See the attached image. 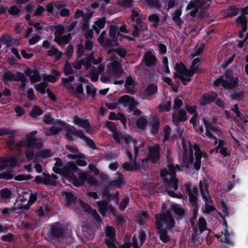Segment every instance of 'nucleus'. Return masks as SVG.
<instances>
[{"mask_svg":"<svg viewBox=\"0 0 248 248\" xmlns=\"http://www.w3.org/2000/svg\"><path fill=\"white\" fill-rule=\"evenodd\" d=\"M188 154L186 144L183 142V156L182 166L188 168L193 164L195 170H198L201 167V159L203 156V152L200 145L196 143L188 142Z\"/></svg>","mask_w":248,"mask_h":248,"instance_id":"obj_1","label":"nucleus"},{"mask_svg":"<svg viewBox=\"0 0 248 248\" xmlns=\"http://www.w3.org/2000/svg\"><path fill=\"white\" fill-rule=\"evenodd\" d=\"M180 170L178 165L176 168L173 165L168 166V169L161 170L160 176L164 182L165 190L168 194L170 190H176L178 188V179L176 177V170Z\"/></svg>","mask_w":248,"mask_h":248,"instance_id":"obj_2","label":"nucleus"},{"mask_svg":"<svg viewBox=\"0 0 248 248\" xmlns=\"http://www.w3.org/2000/svg\"><path fill=\"white\" fill-rule=\"evenodd\" d=\"M59 122L62 123V126L64 128V130L65 131V136L68 141H75V139L73 136H77L80 139L84 140L88 146L93 150L98 149L94 141L90 138L86 136L84 134V132L83 130H77L76 127L74 126L71 125L68 123L62 122L60 120L59 121L58 124H59Z\"/></svg>","mask_w":248,"mask_h":248,"instance_id":"obj_3","label":"nucleus"},{"mask_svg":"<svg viewBox=\"0 0 248 248\" xmlns=\"http://www.w3.org/2000/svg\"><path fill=\"white\" fill-rule=\"evenodd\" d=\"M155 227L157 230L165 229L171 231L175 224L174 219L169 210L164 213L155 215Z\"/></svg>","mask_w":248,"mask_h":248,"instance_id":"obj_4","label":"nucleus"},{"mask_svg":"<svg viewBox=\"0 0 248 248\" xmlns=\"http://www.w3.org/2000/svg\"><path fill=\"white\" fill-rule=\"evenodd\" d=\"M213 85L215 87L221 86L225 89H233L238 86V79L234 78L231 70L227 69L223 76H220L214 80Z\"/></svg>","mask_w":248,"mask_h":248,"instance_id":"obj_5","label":"nucleus"},{"mask_svg":"<svg viewBox=\"0 0 248 248\" xmlns=\"http://www.w3.org/2000/svg\"><path fill=\"white\" fill-rule=\"evenodd\" d=\"M199 186L202 198L205 202V209L203 212L206 214H209L211 212L216 210V208L214 205L211 197L209 195V184L205 180L203 182L200 181Z\"/></svg>","mask_w":248,"mask_h":248,"instance_id":"obj_6","label":"nucleus"},{"mask_svg":"<svg viewBox=\"0 0 248 248\" xmlns=\"http://www.w3.org/2000/svg\"><path fill=\"white\" fill-rule=\"evenodd\" d=\"M112 200L115 203H118L119 199L118 193L108 195L105 199L97 202L98 211L103 217H106L107 213L114 214L116 211V209L112 205L109 204V202Z\"/></svg>","mask_w":248,"mask_h":248,"instance_id":"obj_7","label":"nucleus"},{"mask_svg":"<svg viewBox=\"0 0 248 248\" xmlns=\"http://www.w3.org/2000/svg\"><path fill=\"white\" fill-rule=\"evenodd\" d=\"M185 192L188 196V202L191 206L193 207V214H198V196L199 191L196 186L193 185L189 182L185 183L184 184Z\"/></svg>","mask_w":248,"mask_h":248,"instance_id":"obj_8","label":"nucleus"},{"mask_svg":"<svg viewBox=\"0 0 248 248\" xmlns=\"http://www.w3.org/2000/svg\"><path fill=\"white\" fill-rule=\"evenodd\" d=\"M78 170V168L76 163L73 162H68L62 168H56L54 172L58 174H62L69 182Z\"/></svg>","mask_w":248,"mask_h":248,"instance_id":"obj_9","label":"nucleus"},{"mask_svg":"<svg viewBox=\"0 0 248 248\" xmlns=\"http://www.w3.org/2000/svg\"><path fill=\"white\" fill-rule=\"evenodd\" d=\"M49 239L51 240H57L63 236V232L62 225L59 223H54L50 226V230L47 232Z\"/></svg>","mask_w":248,"mask_h":248,"instance_id":"obj_10","label":"nucleus"},{"mask_svg":"<svg viewBox=\"0 0 248 248\" xmlns=\"http://www.w3.org/2000/svg\"><path fill=\"white\" fill-rule=\"evenodd\" d=\"M202 122L206 128L205 135L208 138L216 139V136L210 132V130L216 133L219 137L221 136L222 132L220 127L214 126L211 123L206 120L205 118L203 119Z\"/></svg>","mask_w":248,"mask_h":248,"instance_id":"obj_11","label":"nucleus"},{"mask_svg":"<svg viewBox=\"0 0 248 248\" xmlns=\"http://www.w3.org/2000/svg\"><path fill=\"white\" fill-rule=\"evenodd\" d=\"M187 120L186 113L183 109L175 110L172 114V121L173 124L176 126H178L180 123L184 122Z\"/></svg>","mask_w":248,"mask_h":248,"instance_id":"obj_12","label":"nucleus"},{"mask_svg":"<svg viewBox=\"0 0 248 248\" xmlns=\"http://www.w3.org/2000/svg\"><path fill=\"white\" fill-rule=\"evenodd\" d=\"M148 149V155L150 158V161L154 164L156 163L160 159V148L159 145L156 144L153 146H149Z\"/></svg>","mask_w":248,"mask_h":248,"instance_id":"obj_13","label":"nucleus"},{"mask_svg":"<svg viewBox=\"0 0 248 248\" xmlns=\"http://www.w3.org/2000/svg\"><path fill=\"white\" fill-rule=\"evenodd\" d=\"M25 143L28 149H40L43 146L40 140L32 136L27 135Z\"/></svg>","mask_w":248,"mask_h":248,"instance_id":"obj_14","label":"nucleus"},{"mask_svg":"<svg viewBox=\"0 0 248 248\" xmlns=\"http://www.w3.org/2000/svg\"><path fill=\"white\" fill-rule=\"evenodd\" d=\"M87 178V174L84 172H80L78 170L77 172H76L70 182H72L75 186L79 187L85 183Z\"/></svg>","mask_w":248,"mask_h":248,"instance_id":"obj_15","label":"nucleus"},{"mask_svg":"<svg viewBox=\"0 0 248 248\" xmlns=\"http://www.w3.org/2000/svg\"><path fill=\"white\" fill-rule=\"evenodd\" d=\"M25 75L30 78L32 83H35L40 81L41 77L39 71L36 69H31L27 67L24 71Z\"/></svg>","mask_w":248,"mask_h":248,"instance_id":"obj_16","label":"nucleus"},{"mask_svg":"<svg viewBox=\"0 0 248 248\" xmlns=\"http://www.w3.org/2000/svg\"><path fill=\"white\" fill-rule=\"evenodd\" d=\"M217 97V94L213 92L211 94L206 93L202 95L199 99V104L202 106H204L214 102Z\"/></svg>","mask_w":248,"mask_h":248,"instance_id":"obj_17","label":"nucleus"},{"mask_svg":"<svg viewBox=\"0 0 248 248\" xmlns=\"http://www.w3.org/2000/svg\"><path fill=\"white\" fill-rule=\"evenodd\" d=\"M143 61L147 67H152L156 64L157 58L151 51H148L144 54Z\"/></svg>","mask_w":248,"mask_h":248,"instance_id":"obj_18","label":"nucleus"},{"mask_svg":"<svg viewBox=\"0 0 248 248\" xmlns=\"http://www.w3.org/2000/svg\"><path fill=\"white\" fill-rule=\"evenodd\" d=\"M223 225L225 227L224 232V236L223 238L220 239V242H224L225 243L226 246H224L226 248H228V246L233 247L234 246V242L232 241L230 239H229V236L230 234L228 230V225L227 221L225 219L223 220Z\"/></svg>","mask_w":248,"mask_h":248,"instance_id":"obj_19","label":"nucleus"},{"mask_svg":"<svg viewBox=\"0 0 248 248\" xmlns=\"http://www.w3.org/2000/svg\"><path fill=\"white\" fill-rule=\"evenodd\" d=\"M116 175L118 176L117 179L110 181L108 183V186L110 187L121 188L122 185L125 184L124 176L120 172H117Z\"/></svg>","mask_w":248,"mask_h":248,"instance_id":"obj_20","label":"nucleus"},{"mask_svg":"<svg viewBox=\"0 0 248 248\" xmlns=\"http://www.w3.org/2000/svg\"><path fill=\"white\" fill-rule=\"evenodd\" d=\"M73 122L76 125H78L79 126L83 128L87 132H88L91 128V125L88 120L82 119L77 115L74 116Z\"/></svg>","mask_w":248,"mask_h":248,"instance_id":"obj_21","label":"nucleus"},{"mask_svg":"<svg viewBox=\"0 0 248 248\" xmlns=\"http://www.w3.org/2000/svg\"><path fill=\"white\" fill-rule=\"evenodd\" d=\"M62 7L61 2H49L46 6L45 11L52 15H57V10H59Z\"/></svg>","mask_w":248,"mask_h":248,"instance_id":"obj_22","label":"nucleus"},{"mask_svg":"<svg viewBox=\"0 0 248 248\" xmlns=\"http://www.w3.org/2000/svg\"><path fill=\"white\" fill-rule=\"evenodd\" d=\"M106 22V18L105 16H103L101 18L97 20L94 22V24L93 25L92 28L96 34H99L100 30L104 28Z\"/></svg>","mask_w":248,"mask_h":248,"instance_id":"obj_23","label":"nucleus"},{"mask_svg":"<svg viewBox=\"0 0 248 248\" xmlns=\"http://www.w3.org/2000/svg\"><path fill=\"white\" fill-rule=\"evenodd\" d=\"M47 54L50 57H54L56 61H59L62 58L63 53L57 49L54 46L51 45L50 48L47 51Z\"/></svg>","mask_w":248,"mask_h":248,"instance_id":"obj_24","label":"nucleus"},{"mask_svg":"<svg viewBox=\"0 0 248 248\" xmlns=\"http://www.w3.org/2000/svg\"><path fill=\"white\" fill-rule=\"evenodd\" d=\"M51 73L53 75H46L44 77V79L46 81L54 83L60 77L61 73L59 71L55 69L52 70Z\"/></svg>","mask_w":248,"mask_h":248,"instance_id":"obj_25","label":"nucleus"},{"mask_svg":"<svg viewBox=\"0 0 248 248\" xmlns=\"http://www.w3.org/2000/svg\"><path fill=\"white\" fill-rule=\"evenodd\" d=\"M82 233L84 237L89 240L93 239L95 236L94 231L89 226L82 227Z\"/></svg>","mask_w":248,"mask_h":248,"instance_id":"obj_26","label":"nucleus"},{"mask_svg":"<svg viewBox=\"0 0 248 248\" xmlns=\"http://www.w3.org/2000/svg\"><path fill=\"white\" fill-rule=\"evenodd\" d=\"M182 14V10L180 9H177L172 14V20L177 24L181 26L184 23L183 21L180 18Z\"/></svg>","mask_w":248,"mask_h":248,"instance_id":"obj_27","label":"nucleus"},{"mask_svg":"<svg viewBox=\"0 0 248 248\" xmlns=\"http://www.w3.org/2000/svg\"><path fill=\"white\" fill-rule=\"evenodd\" d=\"M204 5V1L203 0H191L187 5L186 9L190 10L193 8L200 9Z\"/></svg>","mask_w":248,"mask_h":248,"instance_id":"obj_28","label":"nucleus"},{"mask_svg":"<svg viewBox=\"0 0 248 248\" xmlns=\"http://www.w3.org/2000/svg\"><path fill=\"white\" fill-rule=\"evenodd\" d=\"M118 30V26L116 25H112L110 26L109 30V36L111 39L112 42H113L116 45H118V39L116 36V33Z\"/></svg>","mask_w":248,"mask_h":248,"instance_id":"obj_29","label":"nucleus"},{"mask_svg":"<svg viewBox=\"0 0 248 248\" xmlns=\"http://www.w3.org/2000/svg\"><path fill=\"white\" fill-rule=\"evenodd\" d=\"M107 237L105 239H116V230L113 226H107L104 230Z\"/></svg>","mask_w":248,"mask_h":248,"instance_id":"obj_30","label":"nucleus"},{"mask_svg":"<svg viewBox=\"0 0 248 248\" xmlns=\"http://www.w3.org/2000/svg\"><path fill=\"white\" fill-rule=\"evenodd\" d=\"M135 99L134 97L127 95L120 97L118 100V103L122 104L124 106H127L132 101Z\"/></svg>","mask_w":248,"mask_h":248,"instance_id":"obj_31","label":"nucleus"},{"mask_svg":"<svg viewBox=\"0 0 248 248\" xmlns=\"http://www.w3.org/2000/svg\"><path fill=\"white\" fill-rule=\"evenodd\" d=\"M232 100L240 101L245 97V93L244 91H234L230 95Z\"/></svg>","mask_w":248,"mask_h":248,"instance_id":"obj_32","label":"nucleus"},{"mask_svg":"<svg viewBox=\"0 0 248 248\" xmlns=\"http://www.w3.org/2000/svg\"><path fill=\"white\" fill-rule=\"evenodd\" d=\"M157 90L158 87L156 84L149 83L145 90V93L148 96H151L155 93Z\"/></svg>","mask_w":248,"mask_h":248,"instance_id":"obj_33","label":"nucleus"},{"mask_svg":"<svg viewBox=\"0 0 248 248\" xmlns=\"http://www.w3.org/2000/svg\"><path fill=\"white\" fill-rule=\"evenodd\" d=\"M167 231L163 229L157 230V233L159 234L160 240L165 243H167L170 240V237L167 234Z\"/></svg>","mask_w":248,"mask_h":248,"instance_id":"obj_34","label":"nucleus"},{"mask_svg":"<svg viewBox=\"0 0 248 248\" xmlns=\"http://www.w3.org/2000/svg\"><path fill=\"white\" fill-rule=\"evenodd\" d=\"M72 64L69 60H66L63 67V71L65 76H68L74 74V70Z\"/></svg>","mask_w":248,"mask_h":248,"instance_id":"obj_35","label":"nucleus"},{"mask_svg":"<svg viewBox=\"0 0 248 248\" xmlns=\"http://www.w3.org/2000/svg\"><path fill=\"white\" fill-rule=\"evenodd\" d=\"M115 217L114 220L117 225L119 226H122L126 222L125 217L120 214L117 213V210L115 212L114 214H112Z\"/></svg>","mask_w":248,"mask_h":248,"instance_id":"obj_36","label":"nucleus"},{"mask_svg":"<svg viewBox=\"0 0 248 248\" xmlns=\"http://www.w3.org/2000/svg\"><path fill=\"white\" fill-rule=\"evenodd\" d=\"M192 229L194 232V233H193L191 235L192 243L195 246L200 245L201 243L200 242L199 235L201 234H199V232L198 233V230L196 226L193 227Z\"/></svg>","mask_w":248,"mask_h":248,"instance_id":"obj_37","label":"nucleus"},{"mask_svg":"<svg viewBox=\"0 0 248 248\" xmlns=\"http://www.w3.org/2000/svg\"><path fill=\"white\" fill-rule=\"evenodd\" d=\"M198 226L199 234H202L204 231L208 229L207 227V222L203 217H201L199 218Z\"/></svg>","mask_w":248,"mask_h":248,"instance_id":"obj_38","label":"nucleus"},{"mask_svg":"<svg viewBox=\"0 0 248 248\" xmlns=\"http://www.w3.org/2000/svg\"><path fill=\"white\" fill-rule=\"evenodd\" d=\"M239 9L238 8L230 6L226 10V17L227 18L232 17L237 15Z\"/></svg>","mask_w":248,"mask_h":248,"instance_id":"obj_39","label":"nucleus"},{"mask_svg":"<svg viewBox=\"0 0 248 248\" xmlns=\"http://www.w3.org/2000/svg\"><path fill=\"white\" fill-rule=\"evenodd\" d=\"M13 41V38L7 34L2 35L0 37V42L6 45L7 47L10 46Z\"/></svg>","mask_w":248,"mask_h":248,"instance_id":"obj_40","label":"nucleus"},{"mask_svg":"<svg viewBox=\"0 0 248 248\" xmlns=\"http://www.w3.org/2000/svg\"><path fill=\"white\" fill-rule=\"evenodd\" d=\"M65 199L67 204L68 205H71L76 202L77 198L74 195L73 192L69 191L65 193Z\"/></svg>","mask_w":248,"mask_h":248,"instance_id":"obj_41","label":"nucleus"},{"mask_svg":"<svg viewBox=\"0 0 248 248\" xmlns=\"http://www.w3.org/2000/svg\"><path fill=\"white\" fill-rule=\"evenodd\" d=\"M150 132L153 134H156L158 132L159 123L158 121L153 120L152 122L150 123Z\"/></svg>","mask_w":248,"mask_h":248,"instance_id":"obj_42","label":"nucleus"},{"mask_svg":"<svg viewBox=\"0 0 248 248\" xmlns=\"http://www.w3.org/2000/svg\"><path fill=\"white\" fill-rule=\"evenodd\" d=\"M111 52H115L122 58H124L127 54L126 50L123 48H111L108 51L109 54Z\"/></svg>","mask_w":248,"mask_h":248,"instance_id":"obj_43","label":"nucleus"},{"mask_svg":"<svg viewBox=\"0 0 248 248\" xmlns=\"http://www.w3.org/2000/svg\"><path fill=\"white\" fill-rule=\"evenodd\" d=\"M145 2L150 6L159 9L161 7V3L164 0H144Z\"/></svg>","mask_w":248,"mask_h":248,"instance_id":"obj_44","label":"nucleus"},{"mask_svg":"<svg viewBox=\"0 0 248 248\" xmlns=\"http://www.w3.org/2000/svg\"><path fill=\"white\" fill-rule=\"evenodd\" d=\"M62 130V127L52 126L49 128L48 131L45 132V135L47 136L56 135L58 134Z\"/></svg>","mask_w":248,"mask_h":248,"instance_id":"obj_45","label":"nucleus"},{"mask_svg":"<svg viewBox=\"0 0 248 248\" xmlns=\"http://www.w3.org/2000/svg\"><path fill=\"white\" fill-rule=\"evenodd\" d=\"M148 20L150 22H153V23L152 24V26L153 27L155 28L158 27L160 18L157 14H154L150 15L148 16Z\"/></svg>","mask_w":248,"mask_h":248,"instance_id":"obj_46","label":"nucleus"},{"mask_svg":"<svg viewBox=\"0 0 248 248\" xmlns=\"http://www.w3.org/2000/svg\"><path fill=\"white\" fill-rule=\"evenodd\" d=\"M61 4L62 5V7L59 10H57V14L59 11V14L62 17H67L70 15V10L68 8H66V5L61 2Z\"/></svg>","mask_w":248,"mask_h":248,"instance_id":"obj_47","label":"nucleus"},{"mask_svg":"<svg viewBox=\"0 0 248 248\" xmlns=\"http://www.w3.org/2000/svg\"><path fill=\"white\" fill-rule=\"evenodd\" d=\"M136 124L138 128L144 129L146 126L147 122L145 118L141 117L137 120Z\"/></svg>","mask_w":248,"mask_h":248,"instance_id":"obj_48","label":"nucleus"},{"mask_svg":"<svg viewBox=\"0 0 248 248\" xmlns=\"http://www.w3.org/2000/svg\"><path fill=\"white\" fill-rule=\"evenodd\" d=\"M48 84L46 82H42L39 84L35 85V89L42 94H45L46 92V88Z\"/></svg>","mask_w":248,"mask_h":248,"instance_id":"obj_49","label":"nucleus"},{"mask_svg":"<svg viewBox=\"0 0 248 248\" xmlns=\"http://www.w3.org/2000/svg\"><path fill=\"white\" fill-rule=\"evenodd\" d=\"M43 113L42 109L39 107L35 106L30 113V116L32 118H35L37 116H41Z\"/></svg>","mask_w":248,"mask_h":248,"instance_id":"obj_50","label":"nucleus"},{"mask_svg":"<svg viewBox=\"0 0 248 248\" xmlns=\"http://www.w3.org/2000/svg\"><path fill=\"white\" fill-rule=\"evenodd\" d=\"M205 47V45L204 44H201L200 46L197 45L195 47V52L194 53H191V57L194 58L196 56H200L203 50H204Z\"/></svg>","mask_w":248,"mask_h":248,"instance_id":"obj_51","label":"nucleus"},{"mask_svg":"<svg viewBox=\"0 0 248 248\" xmlns=\"http://www.w3.org/2000/svg\"><path fill=\"white\" fill-rule=\"evenodd\" d=\"M0 195L2 198L5 200L9 199L12 197V192L9 189L5 188L1 190Z\"/></svg>","mask_w":248,"mask_h":248,"instance_id":"obj_52","label":"nucleus"},{"mask_svg":"<svg viewBox=\"0 0 248 248\" xmlns=\"http://www.w3.org/2000/svg\"><path fill=\"white\" fill-rule=\"evenodd\" d=\"M79 203L85 212L90 214L93 210L92 207L88 203L84 202L83 201L80 200Z\"/></svg>","mask_w":248,"mask_h":248,"instance_id":"obj_53","label":"nucleus"},{"mask_svg":"<svg viewBox=\"0 0 248 248\" xmlns=\"http://www.w3.org/2000/svg\"><path fill=\"white\" fill-rule=\"evenodd\" d=\"M52 153L49 149L43 150L38 154V156L42 158H46L50 157Z\"/></svg>","mask_w":248,"mask_h":248,"instance_id":"obj_54","label":"nucleus"},{"mask_svg":"<svg viewBox=\"0 0 248 248\" xmlns=\"http://www.w3.org/2000/svg\"><path fill=\"white\" fill-rule=\"evenodd\" d=\"M14 74L10 71L5 72L2 76V80L4 82L13 81Z\"/></svg>","mask_w":248,"mask_h":248,"instance_id":"obj_55","label":"nucleus"},{"mask_svg":"<svg viewBox=\"0 0 248 248\" xmlns=\"http://www.w3.org/2000/svg\"><path fill=\"white\" fill-rule=\"evenodd\" d=\"M186 67L182 62L175 63L174 69L178 73L182 74Z\"/></svg>","mask_w":248,"mask_h":248,"instance_id":"obj_56","label":"nucleus"},{"mask_svg":"<svg viewBox=\"0 0 248 248\" xmlns=\"http://www.w3.org/2000/svg\"><path fill=\"white\" fill-rule=\"evenodd\" d=\"M147 238V234L144 230H140L139 231V238L140 241V246H142Z\"/></svg>","mask_w":248,"mask_h":248,"instance_id":"obj_57","label":"nucleus"},{"mask_svg":"<svg viewBox=\"0 0 248 248\" xmlns=\"http://www.w3.org/2000/svg\"><path fill=\"white\" fill-rule=\"evenodd\" d=\"M129 202V199L128 197H125L122 200L119 204V209L121 211H124Z\"/></svg>","mask_w":248,"mask_h":248,"instance_id":"obj_58","label":"nucleus"},{"mask_svg":"<svg viewBox=\"0 0 248 248\" xmlns=\"http://www.w3.org/2000/svg\"><path fill=\"white\" fill-rule=\"evenodd\" d=\"M200 62V58H197L194 59L190 66L191 69H193L196 72H197L198 70Z\"/></svg>","mask_w":248,"mask_h":248,"instance_id":"obj_59","label":"nucleus"},{"mask_svg":"<svg viewBox=\"0 0 248 248\" xmlns=\"http://www.w3.org/2000/svg\"><path fill=\"white\" fill-rule=\"evenodd\" d=\"M86 88L87 94L90 95L92 97H94L96 93V89L90 85H87Z\"/></svg>","mask_w":248,"mask_h":248,"instance_id":"obj_60","label":"nucleus"},{"mask_svg":"<svg viewBox=\"0 0 248 248\" xmlns=\"http://www.w3.org/2000/svg\"><path fill=\"white\" fill-rule=\"evenodd\" d=\"M13 177V174L11 171H4L0 173V179L11 180Z\"/></svg>","mask_w":248,"mask_h":248,"instance_id":"obj_61","label":"nucleus"},{"mask_svg":"<svg viewBox=\"0 0 248 248\" xmlns=\"http://www.w3.org/2000/svg\"><path fill=\"white\" fill-rule=\"evenodd\" d=\"M74 51V46L72 45H69L65 52V55L68 60L72 57Z\"/></svg>","mask_w":248,"mask_h":248,"instance_id":"obj_62","label":"nucleus"},{"mask_svg":"<svg viewBox=\"0 0 248 248\" xmlns=\"http://www.w3.org/2000/svg\"><path fill=\"white\" fill-rule=\"evenodd\" d=\"M20 12V10L15 5L11 6L8 10L9 14L13 16L18 15Z\"/></svg>","mask_w":248,"mask_h":248,"instance_id":"obj_63","label":"nucleus"},{"mask_svg":"<svg viewBox=\"0 0 248 248\" xmlns=\"http://www.w3.org/2000/svg\"><path fill=\"white\" fill-rule=\"evenodd\" d=\"M25 78H26V77L23 73L20 72H17L16 74H14L13 81L18 82L21 81Z\"/></svg>","mask_w":248,"mask_h":248,"instance_id":"obj_64","label":"nucleus"}]
</instances>
